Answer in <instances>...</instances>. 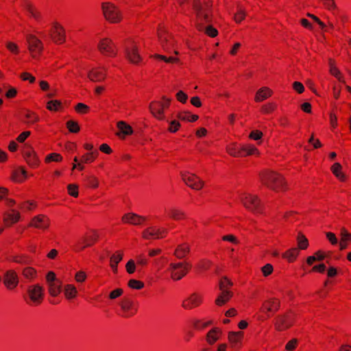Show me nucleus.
Wrapping results in <instances>:
<instances>
[{
  "mask_svg": "<svg viewBox=\"0 0 351 351\" xmlns=\"http://www.w3.org/2000/svg\"><path fill=\"white\" fill-rule=\"evenodd\" d=\"M64 295L66 300H71L78 295L77 287L73 284H66L64 286Z\"/></svg>",
  "mask_w": 351,
  "mask_h": 351,
  "instance_id": "obj_34",
  "label": "nucleus"
},
{
  "mask_svg": "<svg viewBox=\"0 0 351 351\" xmlns=\"http://www.w3.org/2000/svg\"><path fill=\"white\" fill-rule=\"evenodd\" d=\"M180 123L178 121L174 119L169 121V127L167 130L171 133H176L180 128Z\"/></svg>",
  "mask_w": 351,
  "mask_h": 351,
  "instance_id": "obj_58",
  "label": "nucleus"
},
{
  "mask_svg": "<svg viewBox=\"0 0 351 351\" xmlns=\"http://www.w3.org/2000/svg\"><path fill=\"white\" fill-rule=\"evenodd\" d=\"M327 256V253L322 250H317L313 255L309 256L306 258V263L312 265L315 261H322Z\"/></svg>",
  "mask_w": 351,
  "mask_h": 351,
  "instance_id": "obj_38",
  "label": "nucleus"
},
{
  "mask_svg": "<svg viewBox=\"0 0 351 351\" xmlns=\"http://www.w3.org/2000/svg\"><path fill=\"white\" fill-rule=\"evenodd\" d=\"M23 154L25 160L31 167L36 168L39 165L40 160L38 157L32 147H26Z\"/></svg>",
  "mask_w": 351,
  "mask_h": 351,
  "instance_id": "obj_26",
  "label": "nucleus"
},
{
  "mask_svg": "<svg viewBox=\"0 0 351 351\" xmlns=\"http://www.w3.org/2000/svg\"><path fill=\"white\" fill-rule=\"evenodd\" d=\"M101 9L104 19L110 23L117 24L123 21V12L115 3L110 1L103 2Z\"/></svg>",
  "mask_w": 351,
  "mask_h": 351,
  "instance_id": "obj_4",
  "label": "nucleus"
},
{
  "mask_svg": "<svg viewBox=\"0 0 351 351\" xmlns=\"http://www.w3.org/2000/svg\"><path fill=\"white\" fill-rule=\"evenodd\" d=\"M167 229L163 227L151 226L145 228L141 232V237L144 240L152 241L165 237Z\"/></svg>",
  "mask_w": 351,
  "mask_h": 351,
  "instance_id": "obj_14",
  "label": "nucleus"
},
{
  "mask_svg": "<svg viewBox=\"0 0 351 351\" xmlns=\"http://www.w3.org/2000/svg\"><path fill=\"white\" fill-rule=\"evenodd\" d=\"M62 107V102L60 100H50L47 103L46 108L50 111H58Z\"/></svg>",
  "mask_w": 351,
  "mask_h": 351,
  "instance_id": "obj_50",
  "label": "nucleus"
},
{
  "mask_svg": "<svg viewBox=\"0 0 351 351\" xmlns=\"http://www.w3.org/2000/svg\"><path fill=\"white\" fill-rule=\"evenodd\" d=\"M154 58L162 60L167 63H176L178 62V58L176 57L171 56V57H167L163 55H159V54H155L154 56Z\"/></svg>",
  "mask_w": 351,
  "mask_h": 351,
  "instance_id": "obj_59",
  "label": "nucleus"
},
{
  "mask_svg": "<svg viewBox=\"0 0 351 351\" xmlns=\"http://www.w3.org/2000/svg\"><path fill=\"white\" fill-rule=\"evenodd\" d=\"M85 186L90 189H97L99 186V182L98 178L94 175L87 176L84 178Z\"/></svg>",
  "mask_w": 351,
  "mask_h": 351,
  "instance_id": "obj_43",
  "label": "nucleus"
},
{
  "mask_svg": "<svg viewBox=\"0 0 351 351\" xmlns=\"http://www.w3.org/2000/svg\"><path fill=\"white\" fill-rule=\"evenodd\" d=\"M19 282V276L14 270L9 269L5 272L3 276V284L8 289H14L18 286Z\"/></svg>",
  "mask_w": 351,
  "mask_h": 351,
  "instance_id": "obj_23",
  "label": "nucleus"
},
{
  "mask_svg": "<svg viewBox=\"0 0 351 351\" xmlns=\"http://www.w3.org/2000/svg\"><path fill=\"white\" fill-rule=\"evenodd\" d=\"M246 16V12L241 7L238 8L236 14H234V21L236 23H239L243 21Z\"/></svg>",
  "mask_w": 351,
  "mask_h": 351,
  "instance_id": "obj_57",
  "label": "nucleus"
},
{
  "mask_svg": "<svg viewBox=\"0 0 351 351\" xmlns=\"http://www.w3.org/2000/svg\"><path fill=\"white\" fill-rule=\"evenodd\" d=\"M128 287L132 289L139 290L144 287V283L138 280L131 279L128 281Z\"/></svg>",
  "mask_w": 351,
  "mask_h": 351,
  "instance_id": "obj_54",
  "label": "nucleus"
},
{
  "mask_svg": "<svg viewBox=\"0 0 351 351\" xmlns=\"http://www.w3.org/2000/svg\"><path fill=\"white\" fill-rule=\"evenodd\" d=\"M239 200L245 208L251 213L255 215L263 213L264 206L257 195L243 192L239 194Z\"/></svg>",
  "mask_w": 351,
  "mask_h": 351,
  "instance_id": "obj_3",
  "label": "nucleus"
},
{
  "mask_svg": "<svg viewBox=\"0 0 351 351\" xmlns=\"http://www.w3.org/2000/svg\"><path fill=\"white\" fill-rule=\"evenodd\" d=\"M261 271L264 277H268L274 271V267L271 264L267 263L261 268Z\"/></svg>",
  "mask_w": 351,
  "mask_h": 351,
  "instance_id": "obj_62",
  "label": "nucleus"
},
{
  "mask_svg": "<svg viewBox=\"0 0 351 351\" xmlns=\"http://www.w3.org/2000/svg\"><path fill=\"white\" fill-rule=\"evenodd\" d=\"M66 128L71 133H77L80 130L77 122L73 120H69L66 122Z\"/></svg>",
  "mask_w": 351,
  "mask_h": 351,
  "instance_id": "obj_55",
  "label": "nucleus"
},
{
  "mask_svg": "<svg viewBox=\"0 0 351 351\" xmlns=\"http://www.w3.org/2000/svg\"><path fill=\"white\" fill-rule=\"evenodd\" d=\"M221 330L218 328H215L209 330L206 335V341L208 344H214L220 337Z\"/></svg>",
  "mask_w": 351,
  "mask_h": 351,
  "instance_id": "obj_36",
  "label": "nucleus"
},
{
  "mask_svg": "<svg viewBox=\"0 0 351 351\" xmlns=\"http://www.w3.org/2000/svg\"><path fill=\"white\" fill-rule=\"evenodd\" d=\"M49 34L51 40L56 44L60 45L65 42V31L59 23L53 22L52 23Z\"/></svg>",
  "mask_w": 351,
  "mask_h": 351,
  "instance_id": "obj_19",
  "label": "nucleus"
},
{
  "mask_svg": "<svg viewBox=\"0 0 351 351\" xmlns=\"http://www.w3.org/2000/svg\"><path fill=\"white\" fill-rule=\"evenodd\" d=\"M27 178V171L24 169H20L15 171L12 176V179L15 182H21Z\"/></svg>",
  "mask_w": 351,
  "mask_h": 351,
  "instance_id": "obj_49",
  "label": "nucleus"
},
{
  "mask_svg": "<svg viewBox=\"0 0 351 351\" xmlns=\"http://www.w3.org/2000/svg\"><path fill=\"white\" fill-rule=\"evenodd\" d=\"M158 39L164 49L169 51L173 49L176 45V40L173 37L166 32L164 27L160 26L158 29Z\"/></svg>",
  "mask_w": 351,
  "mask_h": 351,
  "instance_id": "obj_20",
  "label": "nucleus"
},
{
  "mask_svg": "<svg viewBox=\"0 0 351 351\" xmlns=\"http://www.w3.org/2000/svg\"><path fill=\"white\" fill-rule=\"evenodd\" d=\"M298 249L300 250H306L308 247V241L302 234H298L297 237Z\"/></svg>",
  "mask_w": 351,
  "mask_h": 351,
  "instance_id": "obj_45",
  "label": "nucleus"
},
{
  "mask_svg": "<svg viewBox=\"0 0 351 351\" xmlns=\"http://www.w3.org/2000/svg\"><path fill=\"white\" fill-rule=\"evenodd\" d=\"M181 177L183 182L193 190H201L204 186V182L202 180L189 171H182Z\"/></svg>",
  "mask_w": 351,
  "mask_h": 351,
  "instance_id": "obj_16",
  "label": "nucleus"
},
{
  "mask_svg": "<svg viewBox=\"0 0 351 351\" xmlns=\"http://www.w3.org/2000/svg\"><path fill=\"white\" fill-rule=\"evenodd\" d=\"M21 218V213L18 210L11 209L4 215L3 221L6 226H11L19 221Z\"/></svg>",
  "mask_w": 351,
  "mask_h": 351,
  "instance_id": "obj_28",
  "label": "nucleus"
},
{
  "mask_svg": "<svg viewBox=\"0 0 351 351\" xmlns=\"http://www.w3.org/2000/svg\"><path fill=\"white\" fill-rule=\"evenodd\" d=\"M123 252L118 250L115 252L110 258V266L112 271L116 274L118 271V264L122 261Z\"/></svg>",
  "mask_w": 351,
  "mask_h": 351,
  "instance_id": "obj_31",
  "label": "nucleus"
},
{
  "mask_svg": "<svg viewBox=\"0 0 351 351\" xmlns=\"http://www.w3.org/2000/svg\"><path fill=\"white\" fill-rule=\"evenodd\" d=\"M107 76L108 68L101 64L91 66L87 71V77L93 82H102Z\"/></svg>",
  "mask_w": 351,
  "mask_h": 351,
  "instance_id": "obj_13",
  "label": "nucleus"
},
{
  "mask_svg": "<svg viewBox=\"0 0 351 351\" xmlns=\"http://www.w3.org/2000/svg\"><path fill=\"white\" fill-rule=\"evenodd\" d=\"M147 218L145 216L137 215L134 213H128L123 215L122 221L133 226L143 225Z\"/></svg>",
  "mask_w": 351,
  "mask_h": 351,
  "instance_id": "obj_24",
  "label": "nucleus"
},
{
  "mask_svg": "<svg viewBox=\"0 0 351 351\" xmlns=\"http://www.w3.org/2000/svg\"><path fill=\"white\" fill-rule=\"evenodd\" d=\"M279 306V300L276 298H271L264 302L261 308V312L265 315L263 316L262 319H264L269 317L274 313L278 310Z\"/></svg>",
  "mask_w": 351,
  "mask_h": 351,
  "instance_id": "obj_21",
  "label": "nucleus"
},
{
  "mask_svg": "<svg viewBox=\"0 0 351 351\" xmlns=\"http://www.w3.org/2000/svg\"><path fill=\"white\" fill-rule=\"evenodd\" d=\"M296 315L293 312H288L285 315H278L274 322L275 329L284 331L289 328L295 322Z\"/></svg>",
  "mask_w": 351,
  "mask_h": 351,
  "instance_id": "obj_15",
  "label": "nucleus"
},
{
  "mask_svg": "<svg viewBox=\"0 0 351 351\" xmlns=\"http://www.w3.org/2000/svg\"><path fill=\"white\" fill-rule=\"evenodd\" d=\"M203 295L200 293H193L186 298L182 304L184 309H193L202 304Z\"/></svg>",
  "mask_w": 351,
  "mask_h": 351,
  "instance_id": "obj_22",
  "label": "nucleus"
},
{
  "mask_svg": "<svg viewBox=\"0 0 351 351\" xmlns=\"http://www.w3.org/2000/svg\"><path fill=\"white\" fill-rule=\"evenodd\" d=\"M51 226V219L45 214H38L34 215L29 220L27 227L39 230L41 231L47 230Z\"/></svg>",
  "mask_w": 351,
  "mask_h": 351,
  "instance_id": "obj_12",
  "label": "nucleus"
},
{
  "mask_svg": "<svg viewBox=\"0 0 351 351\" xmlns=\"http://www.w3.org/2000/svg\"><path fill=\"white\" fill-rule=\"evenodd\" d=\"M5 47L14 55H18L20 53L19 46L12 41H7L5 43Z\"/></svg>",
  "mask_w": 351,
  "mask_h": 351,
  "instance_id": "obj_52",
  "label": "nucleus"
},
{
  "mask_svg": "<svg viewBox=\"0 0 351 351\" xmlns=\"http://www.w3.org/2000/svg\"><path fill=\"white\" fill-rule=\"evenodd\" d=\"M63 158L61 156V154L58 153H51L50 154H48L45 159V162L49 163L51 162H61Z\"/></svg>",
  "mask_w": 351,
  "mask_h": 351,
  "instance_id": "obj_53",
  "label": "nucleus"
},
{
  "mask_svg": "<svg viewBox=\"0 0 351 351\" xmlns=\"http://www.w3.org/2000/svg\"><path fill=\"white\" fill-rule=\"evenodd\" d=\"M299 250L297 247H292L285 251L282 257L289 263H293L299 255Z\"/></svg>",
  "mask_w": 351,
  "mask_h": 351,
  "instance_id": "obj_37",
  "label": "nucleus"
},
{
  "mask_svg": "<svg viewBox=\"0 0 351 351\" xmlns=\"http://www.w3.org/2000/svg\"><path fill=\"white\" fill-rule=\"evenodd\" d=\"M171 104V99L165 96L160 99L154 100L149 104V110L154 118L159 121L165 119V111L169 108Z\"/></svg>",
  "mask_w": 351,
  "mask_h": 351,
  "instance_id": "obj_7",
  "label": "nucleus"
},
{
  "mask_svg": "<svg viewBox=\"0 0 351 351\" xmlns=\"http://www.w3.org/2000/svg\"><path fill=\"white\" fill-rule=\"evenodd\" d=\"M21 276L26 280L32 282L37 279L38 271L34 267L27 266L22 269Z\"/></svg>",
  "mask_w": 351,
  "mask_h": 351,
  "instance_id": "obj_30",
  "label": "nucleus"
},
{
  "mask_svg": "<svg viewBox=\"0 0 351 351\" xmlns=\"http://www.w3.org/2000/svg\"><path fill=\"white\" fill-rule=\"evenodd\" d=\"M191 269V265L187 262L171 263L167 269L173 280H181Z\"/></svg>",
  "mask_w": 351,
  "mask_h": 351,
  "instance_id": "obj_8",
  "label": "nucleus"
},
{
  "mask_svg": "<svg viewBox=\"0 0 351 351\" xmlns=\"http://www.w3.org/2000/svg\"><path fill=\"white\" fill-rule=\"evenodd\" d=\"M99 156L98 150L88 152L81 157V162L85 164L93 162Z\"/></svg>",
  "mask_w": 351,
  "mask_h": 351,
  "instance_id": "obj_41",
  "label": "nucleus"
},
{
  "mask_svg": "<svg viewBox=\"0 0 351 351\" xmlns=\"http://www.w3.org/2000/svg\"><path fill=\"white\" fill-rule=\"evenodd\" d=\"M67 192L69 195L77 197L79 195V186L76 184H69L67 186Z\"/></svg>",
  "mask_w": 351,
  "mask_h": 351,
  "instance_id": "obj_56",
  "label": "nucleus"
},
{
  "mask_svg": "<svg viewBox=\"0 0 351 351\" xmlns=\"http://www.w3.org/2000/svg\"><path fill=\"white\" fill-rule=\"evenodd\" d=\"M97 48L102 55L110 58L116 57L118 53L116 45L108 37L100 38L97 44Z\"/></svg>",
  "mask_w": 351,
  "mask_h": 351,
  "instance_id": "obj_10",
  "label": "nucleus"
},
{
  "mask_svg": "<svg viewBox=\"0 0 351 351\" xmlns=\"http://www.w3.org/2000/svg\"><path fill=\"white\" fill-rule=\"evenodd\" d=\"M139 45L134 40H129L125 44V56L128 60L132 64H139L142 61L139 53Z\"/></svg>",
  "mask_w": 351,
  "mask_h": 351,
  "instance_id": "obj_11",
  "label": "nucleus"
},
{
  "mask_svg": "<svg viewBox=\"0 0 351 351\" xmlns=\"http://www.w3.org/2000/svg\"><path fill=\"white\" fill-rule=\"evenodd\" d=\"M242 158L250 156H258L260 152L256 147L251 143L242 144Z\"/></svg>",
  "mask_w": 351,
  "mask_h": 351,
  "instance_id": "obj_32",
  "label": "nucleus"
},
{
  "mask_svg": "<svg viewBox=\"0 0 351 351\" xmlns=\"http://www.w3.org/2000/svg\"><path fill=\"white\" fill-rule=\"evenodd\" d=\"M25 117L28 124H34L40 121V117L37 113L33 111H27Z\"/></svg>",
  "mask_w": 351,
  "mask_h": 351,
  "instance_id": "obj_48",
  "label": "nucleus"
},
{
  "mask_svg": "<svg viewBox=\"0 0 351 351\" xmlns=\"http://www.w3.org/2000/svg\"><path fill=\"white\" fill-rule=\"evenodd\" d=\"M226 151L228 155L234 158H242V144L231 142L227 144Z\"/></svg>",
  "mask_w": 351,
  "mask_h": 351,
  "instance_id": "obj_29",
  "label": "nucleus"
},
{
  "mask_svg": "<svg viewBox=\"0 0 351 351\" xmlns=\"http://www.w3.org/2000/svg\"><path fill=\"white\" fill-rule=\"evenodd\" d=\"M243 335L244 334L242 331L229 332L228 334V340L230 346L235 349L239 348L241 346Z\"/></svg>",
  "mask_w": 351,
  "mask_h": 351,
  "instance_id": "obj_27",
  "label": "nucleus"
},
{
  "mask_svg": "<svg viewBox=\"0 0 351 351\" xmlns=\"http://www.w3.org/2000/svg\"><path fill=\"white\" fill-rule=\"evenodd\" d=\"M120 315L124 318H130L135 315L138 311V306L134 301L130 298H123L120 304Z\"/></svg>",
  "mask_w": 351,
  "mask_h": 351,
  "instance_id": "obj_17",
  "label": "nucleus"
},
{
  "mask_svg": "<svg viewBox=\"0 0 351 351\" xmlns=\"http://www.w3.org/2000/svg\"><path fill=\"white\" fill-rule=\"evenodd\" d=\"M117 132L116 135L121 139H125L127 136H131L134 130L130 125L124 121H119L117 123Z\"/></svg>",
  "mask_w": 351,
  "mask_h": 351,
  "instance_id": "obj_25",
  "label": "nucleus"
},
{
  "mask_svg": "<svg viewBox=\"0 0 351 351\" xmlns=\"http://www.w3.org/2000/svg\"><path fill=\"white\" fill-rule=\"evenodd\" d=\"M260 180L263 184L275 191H282L286 189V182L284 178L279 173L265 170L260 175Z\"/></svg>",
  "mask_w": 351,
  "mask_h": 351,
  "instance_id": "obj_2",
  "label": "nucleus"
},
{
  "mask_svg": "<svg viewBox=\"0 0 351 351\" xmlns=\"http://www.w3.org/2000/svg\"><path fill=\"white\" fill-rule=\"evenodd\" d=\"M276 108L275 103H267L261 108V112L264 114H269L274 112Z\"/></svg>",
  "mask_w": 351,
  "mask_h": 351,
  "instance_id": "obj_61",
  "label": "nucleus"
},
{
  "mask_svg": "<svg viewBox=\"0 0 351 351\" xmlns=\"http://www.w3.org/2000/svg\"><path fill=\"white\" fill-rule=\"evenodd\" d=\"M88 275L84 270H79L74 275V280L78 284H82L87 280Z\"/></svg>",
  "mask_w": 351,
  "mask_h": 351,
  "instance_id": "obj_51",
  "label": "nucleus"
},
{
  "mask_svg": "<svg viewBox=\"0 0 351 351\" xmlns=\"http://www.w3.org/2000/svg\"><path fill=\"white\" fill-rule=\"evenodd\" d=\"M298 341L297 339H292L289 341L285 346L286 351H293L298 346Z\"/></svg>",
  "mask_w": 351,
  "mask_h": 351,
  "instance_id": "obj_64",
  "label": "nucleus"
},
{
  "mask_svg": "<svg viewBox=\"0 0 351 351\" xmlns=\"http://www.w3.org/2000/svg\"><path fill=\"white\" fill-rule=\"evenodd\" d=\"M232 285V282L227 277H223L220 279L219 282L220 293L215 301L217 306H222L230 300L233 296Z\"/></svg>",
  "mask_w": 351,
  "mask_h": 351,
  "instance_id": "obj_5",
  "label": "nucleus"
},
{
  "mask_svg": "<svg viewBox=\"0 0 351 351\" xmlns=\"http://www.w3.org/2000/svg\"><path fill=\"white\" fill-rule=\"evenodd\" d=\"M169 215L175 220H182L185 218V213L178 208H171L169 210Z\"/></svg>",
  "mask_w": 351,
  "mask_h": 351,
  "instance_id": "obj_46",
  "label": "nucleus"
},
{
  "mask_svg": "<svg viewBox=\"0 0 351 351\" xmlns=\"http://www.w3.org/2000/svg\"><path fill=\"white\" fill-rule=\"evenodd\" d=\"M272 94L273 91L271 89L266 86H263L256 91L254 100L256 102H261L270 97Z\"/></svg>",
  "mask_w": 351,
  "mask_h": 351,
  "instance_id": "obj_33",
  "label": "nucleus"
},
{
  "mask_svg": "<svg viewBox=\"0 0 351 351\" xmlns=\"http://www.w3.org/2000/svg\"><path fill=\"white\" fill-rule=\"evenodd\" d=\"M190 252V247L188 243H182L176 248L174 255L178 258H184Z\"/></svg>",
  "mask_w": 351,
  "mask_h": 351,
  "instance_id": "obj_39",
  "label": "nucleus"
},
{
  "mask_svg": "<svg viewBox=\"0 0 351 351\" xmlns=\"http://www.w3.org/2000/svg\"><path fill=\"white\" fill-rule=\"evenodd\" d=\"M49 293L53 297L57 296L61 291V285L59 281L47 284Z\"/></svg>",
  "mask_w": 351,
  "mask_h": 351,
  "instance_id": "obj_44",
  "label": "nucleus"
},
{
  "mask_svg": "<svg viewBox=\"0 0 351 351\" xmlns=\"http://www.w3.org/2000/svg\"><path fill=\"white\" fill-rule=\"evenodd\" d=\"M330 171L338 180L346 182L347 178L343 172L342 165L339 162L334 163L330 167Z\"/></svg>",
  "mask_w": 351,
  "mask_h": 351,
  "instance_id": "obj_35",
  "label": "nucleus"
},
{
  "mask_svg": "<svg viewBox=\"0 0 351 351\" xmlns=\"http://www.w3.org/2000/svg\"><path fill=\"white\" fill-rule=\"evenodd\" d=\"M45 290L43 287L39 284H34L27 287L25 300L29 305L38 306L43 302Z\"/></svg>",
  "mask_w": 351,
  "mask_h": 351,
  "instance_id": "obj_6",
  "label": "nucleus"
},
{
  "mask_svg": "<svg viewBox=\"0 0 351 351\" xmlns=\"http://www.w3.org/2000/svg\"><path fill=\"white\" fill-rule=\"evenodd\" d=\"M98 235L95 232L86 234L78 239L73 247L75 252L83 251L85 248L92 246L97 240Z\"/></svg>",
  "mask_w": 351,
  "mask_h": 351,
  "instance_id": "obj_18",
  "label": "nucleus"
},
{
  "mask_svg": "<svg viewBox=\"0 0 351 351\" xmlns=\"http://www.w3.org/2000/svg\"><path fill=\"white\" fill-rule=\"evenodd\" d=\"M25 10L30 14L31 16L34 19H38L40 16L39 12L37 11L36 8L31 3H27L25 5Z\"/></svg>",
  "mask_w": 351,
  "mask_h": 351,
  "instance_id": "obj_60",
  "label": "nucleus"
},
{
  "mask_svg": "<svg viewBox=\"0 0 351 351\" xmlns=\"http://www.w3.org/2000/svg\"><path fill=\"white\" fill-rule=\"evenodd\" d=\"M176 117H178V119L187 122H195L199 119L198 115L191 114L189 111L179 112L177 114Z\"/></svg>",
  "mask_w": 351,
  "mask_h": 351,
  "instance_id": "obj_40",
  "label": "nucleus"
},
{
  "mask_svg": "<svg viewBox=\"0 0 351 351\" xmlns=\"http://www.w3.org/2000/svg\"><path fill=\"white\" fill-rule=\"evenodd\" d=\"M193 6L196 14L195 22L196 28L199 31H203L204 23L211 21L212 2L210 0H205L202 3L199 0H194Z\"/></svg>",
  "mask_w": 351,
  "mask_h": 351,
  "instance_id": "obj_1",
  "label": "nucleus"
},
{
  "mask_svg": "<svg viewBox=\"0 0 351 351\" xmlns=\"http://www.w3.org/2000/svg\"><path fill=\"white\" fill-rule=\"evenodd\" d=\"M75 110L79 114H84L88 112L89 107L83 103H78L75 107Z\"/></svg>",
  "mask_w": 351,
  "mask_h": 351,
  "instance_id": "obj_63",
  "label": "nucleus"
},
{
  "mask_svg": "<svg viewBox=\"0 0 351 351\" xmlns=\"http://www.w3.org/2000/svg\"><path fill=\"white\" fill-rule=\"evenodd\" d=\"M329 66L330 74L335 77L339 82L345 83L344 77L339 70L336 67L335 62L331 59L329 60Z\"/></svg>",
  "mask_w": 351,
  "mask_h": 351,
  "instance_id": "obj_42",
  "label": "nucleus"
},
{
  "mask_svg": "<svg viewBox=\"0 0 351 351\" xmlns=\"http://www.w3.org/2000/svg\"><path fill=\"white\" fill-rule=\"evenodd\" d=\"M37 207V204L36 202L29 200V201H25L19 204V208L22 209L24 211H33Z\"/></svg>",
  "mask_w": 351,
  "mask_h": 351,
  "instance_id": "obj_47",
  "label": "nucleus"
},
{
  "mask_svg": "<svg viewBox=\"0 0 351 351\" xmlns=\"http://www.w3.org/2000/svg\"><path fill=\"white\" fill-rule=\"evenodd\" d=\"M26 42L31 56L34 59L38 58L44 49L43 42L36 36L32 34L26 35Z\"/></svg>",
  "mask_w": 351,
  "mask_h": 351,
  "instance_id": "obj_9",
  "label": "nucleus"
}]
</instances>
